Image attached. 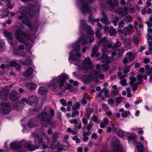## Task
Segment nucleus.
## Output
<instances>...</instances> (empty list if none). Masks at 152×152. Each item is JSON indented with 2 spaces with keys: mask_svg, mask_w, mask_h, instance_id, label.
<instances>
[{
  "mask_svg": "<svg viewBox=\"0 0 152 152\" xmlns=\"http://www.w3.org/2000/svg\"><path fill=\"white\" fill-rule=\"evenodd\" d=\"M85 20H80V29H85L84 25H85Z\"/></svg>",
  "mask_w": 152,
  "mask_h": 152,
  "instance_id": "3c124183",
  "label": "nucleus"
},
{
  "mask_svg": "<svg viewBox=\"0 0 152 152\" xmlns=\"http://www.w3.org/2000/svg\"><path fill=\"white\" fill-rule=\"evenodd\" d=\"M111 127H112V130L113 131H114V132L116 131L117 125L116 124H112Z\"/></svg>",
  "mask_w": 152,
  "mask_h": 152,
  "instance_id": "13d9d810",
  "label": "nucleus"
},
{
  "mask_svg": "<svg viewBox=\"0 0 152 152\" xmlns=\"http://www.w3.org/2000/svg\"><path fill=\"white\" fill-rule=\"evenodd\" d=\"M28 101L30 104H31L33 103H37L38 102V98L35 96H32L28 98Z\"/></svg>",
  "mask_w": 152,
  "mask_h": 152,
  "instance_id": "a211bd4d",
  "label": "nucleus"
},
{
  "mask_svg": "<svg viewBox=\"0 0 152 152\" xmlns=\"http://www.w3.org/2000/svg\"><path fill=\"white\" fill-rule=\"evenodd\" d=\"M148 33L147 34L148 40L149 41L152 37V28H149L148 29Z\"/></svg>",
  "mask_w": 152,
  "mask_h": 152,
  "instance_id": "7c9ffc66",
  "label": "nucleus"
},
{
  "mask_svg": "<svg viewBox=\"0 0 152 152\" xmlns=\"http://www.w3.org/2000/svg\"><path fill=\"white\" fill-rule=\"evenodd\" d=\"M121 45V43L118 41H117L116 43L113 46V48L114 49L120 47Z\"/></svg>",
  "mask_w": 152,
  "mask_h": 152,
  "instance_id": "79ce46f5",
  "label": "nucleus"
},
{
  "mask_svg": "<svg viewBox=\"0 0 152 152\" xmlns=\"http://www.w3.org/2000/svg\"><path fill=\"white\" fill-rule=\"evenodd\" d=\"M30 9L27 7H21L19 8V11L22 15L18 16V19L22 20L23 23L26 24L29 23L32 17L30 13Z\"/></svg>",
  "mask_w": 152,
  "mask_h": 152,
  "instance_id": "7ed1b4c3",
  "label": "nucleus"
},
{
  "mask_svg": "<svg viewBox=\"0 0 152 152\" xmlns=\"http://www.w3.org/2000/svg\"><path fill=\"white\" fill-rule=\"evenodd\" d=\"M96 36L99 39H101L102 37V35L101 31L98 29L96 32Z\"/></svg>",
  "mask_w": 152,
  "mask_h": 152,
  "instance_id": "49530a36",
  "label": "nucleus"
},
{
  "mask_svg": "<svg viewBox=\"0 0 152 152\" xmlns=\"http://www.w3.org/2000/svg\"><path fill=\"white\" fill-rule=\"evenodd\" d=\"M25 147L26 149L28 151H32L35 149V146L30 143L28 142L25 144Z\"/></svg>",
  "mask_w": 152,
  "mask_h": 152,
  "instance_id": "4be33fe9",
  "label": "nucleus"
},
{
  "mask_svg": "<svg viewBox=\"0 0 152 152\" xmlns=\"http://www.w3.org/2000/svg\"><path fill=\"white\" fill-rule=\"evenodd\" d=\"M60 102L61 104L63 106H66L67 104L66 103V101L64 99H61L60 100Z\"/></svg>",
  "mask_w": 152,
  "mask_h": 152,
  "instance_id": "603ef678",
  "label": "nucleus"
},
{
  "mask_svg": "<svg viewBox=\"0 0 152 152\" xmlns=\"http://www.w3.org/2000/svg\"><path fill=\"white\" fill-rule=\"evenodd\" d=\"M86 82H89L94 78L96 77L99 75V72L96 70L90 71L93 69V65L90 60L89 57L86 58Z\"/></svg>",
  "mask_w": 152,
  "mask_h": 152,
  "instance_id": "f03ea898",
  "label": "nucleus"
},
{
  "mask_svg": "<svg viewBox=\"0 0 152 152\" xmlns=\"http://www.w3.org/2000/svg\"><path fill=\"white\" fill-rule=\"evenodd\" d=\"M15 38L20 42L24 43L25 41L23 38L25 35L22 31L21 29L19 27L16 26L15 27Z\"/></svg>",
  "mask_w": 152,
  "mask_h": 152,
  "instance_id": "423d86ee",
  "label": "nucleus"
},
{
  "mask_svg": "<svg viewBox=\"0 0 152 152\" xmlns=\"http://www.w3.org/2000/svg\"><path fill=\"white\" fill-rule=\"evenodd\" d=\"M130 68V67L129 65H126L125 66L123 70L124 73L125 74L128 73L129 71Z\"/></svg>",
  "mask_w": 152,
  "mask_h": 152,
  "instance_id": "58836bf2",
  "label": "nucleus"
},
{
  "mask_svg": "<svg viewBox=\"0 0 152 152\" xmlns=\"http://www.w3.org/2000/svg\"><path fill=\"white\" fill-rule=\"evenodd\" d=\"M127 55L128 56L129 59L132 61L134 60L135 58V55L132 53L131 52H129L127 53Z\"/></svg>",
  "mask_w": 152,
  "mask_h": 152,
  "instance_id": "a878e982",
  "label": "nucleus"
},
{
  "mask_svg": "<svg viewBox=\"0 0 152 152\" xmlns=\"http://www.w3.org/2000/svg\"><path fill=\"white\" fill-rule=\"evenodd\" d=\"M5 49V44L4 40L0 39V51L1 52Z\"/></svg>",
  "mask_w": 152,
  "mask_h": 152,
  "instance_id": "473e14b6",
  "label": "nucleus"
},
{
  "mask_svg": "<svg viewBox=\"0 0 152 152\" xmlns=\"http://www.w3.org/2000/svg\"><path fill=\"white\" fill-rule=\"evenodd\" d=\"M115 60V58L113 57L111 58H110L105 53H103L102 58V62L104 63L101 65L102 70L105 71L109 70V64L114 61Z\"/></svg>",
  "mask_w": 152,
  "mask_h": 152,
  "instance_id": "39448f33",
  "label": "nucleus"
},
{
  "mask_svg": "<svg viewBox=\"0 0 152 152\" xmlns=\"http://www.w3.org/2000/svg\"><path fill=\"white\" fill-rule=\"evenodd\" d=\"M145 69L146 70V73L148 75H150L152 73V67L150 68L149 66L147 65L145 66Z\"/></svg>",
  "mask_w": 152,
  "mask_h": 152,
  "instance_id": "bb28decb",
  "label": "nucleus"
},
{
  "mask_svg": "<svg viewBox=\"0 0 152 152\" xmlns=\"http://www.w3.org/2000/svg\"><path fill=\"white\" fill-rule=\"evenodd\" d=\"M79 112L78 111H72L71 115L72 117H74L79 115Z\"/></svg>",
  "mask_w": 152,
  "mask_h": 152,
  "instance_id": "6e6d98bb",
  "label": "nucleus"
},
{
  "mask_svg": "<svg viewBox=\"0 0 152 152\" xmlns=\"http://www.w3.org/2000/svg\"><path fill=\"white\" fill-rule=\"evenodd\" d=\"M122 97H116L115 99L116 102L118 104L121 103L122 101Z\"/></svg>",
  "mask_w": 152,
  "mask_h": 152,
  "instance_id": "5fc2aeb1",
  "label": "nucleus"
},
{
  "mask_svg": "<svg viewBox=\"0 0 152 152\" xmlns=\"http://www.w3.org/2000/svg\"><path fill=\"white\" fill-rule=\"evenodd\" d=\"M38 93L41 94H46L48 93V91L46 88L41 86L38 90Z\"/></svg>",
  "mask_w": 152,
  "mask_h": 152,
  "instance_id": "5701e85b",
  "label": "nucleus"
},
{
  "mask_svg": "<svg viewBox=\"0 0 152 152\" xmlns=\"http://www.w3.org/2000/svg\"><path fill=\"white\" fill-rule=\"evenodd\" d=\"M137 148L139 152H142L143 151V145L141 143H137Z\"/></svg>",
  "mask_w": 152,
  "mask_h": 152,
  "instance_id": "f704fd0d",
  "label": "nucleus"
},
{
  "mask_svg": "<svg viewBox=\"0 0 152 152\" xmlns=\"http://www.w3.org/2000/svg\"><path fill=\"white\" fill-rule=\"evenodd\" d=\"M129 79L130 81L129 83L130 85V86H132V85L134 84L135 83H134L136 81L137 79L134 77L131 76L129 77Z\"/></svg>",
  "mask_w": 152,
  "mask_h": 152,
  "instance_id": "c9c22d12",
  "label": "nucleus"
},
{
  "mask_svg": "<svg viewBox=\"0 0 152 152\" xmlns=\"http://www.w3.org/2000/svg\"><path fill=\"white\" fill-rule=\"evenodd\" d=\"M20 94L15 91L12 92L10 95V99L13 101L18 100L20 98Z\"/></svg>",
  "mask_w": 152,
  "mask_h": 152,
  "instance_id": "9d476101",
  "label": "nucleus"
},
{
  "mask_svg": "<svg viewBox=\"0 0 152 152\" xmlns=\"http://www.w3.org/2000/svg\"><path fill=\"white\" fill-rule=\"evenodd\" d=\"M85 43L86 40L85 39H83L82 40L81 39H80L79 45H81L82 46H84L85 45Z\"/></svg>",
  "mask_w": 152,
  "mask_h": 152,
  "instance_id": "69168bd1",
  "label": "nucleus"
},
{
  "mask_svg": "<svg viewBox=\"0 0 152 152\" xmlns=\"http://www.w3.org/2000/svg\"><path fill=\"white\" fill-rule=\"evenodd\" d=\"M103 92L105 94V97H109V91L107 88H104V89Z\"/></svg>",
  "mask_w": 152,
  "mask_h": 152,
  "instance_id": "09e8293b",
  "label": "nucleus"
},
{
  "mask_svg": "<svg viewBox=\"0 0 152 152\" xmlns=\"http://www.w3.org/2000/svg\"><path fill=\"white\" fill-rule=\"evenodd\" d=\"M4 36L8 38L11 40H12L14 39L13 37L12 34L6 30H4L3 31Z\"/></svg>",
  "mask_w": 152,
  "mask_h": 152,
  "instance_id": "6ab92c4d",
  "label": "nucleus"
},
{
  "mask_svg": "<svg viewBox=\"0 0 152 152\" xmlns=\"http://www.w3.org/2000/svg\"><path fill=\"white\" fill-rule=\"evenodd\" d=\"M117 134L120 137H123L124 135V131L121 130H119L117 133Z\"/></svg>",
  "mask_w": 152,
  "mask_h": 152,
  "instance_id": "c03bdc74",
  "label": "nucleus"
},
{
  "mask_svg": "<svg viewBox=\"0 0 152 152\" xmlns=\"http://www.w3.org/2000/svg\"><path fill=\"white\" fill-rule=\"evenodd\" d=\"M109 123V120L107 118H105L103 120V121L101 122L100 124V127L104 128L107 127Z\"/></svg>",
  "mask_w": 152,
  "mask_h": 152,
  "instance_id": "aec40b11",
  "label": "nucleus"
},
{
  "mask_svg": "<svg viewBox=\"0 0 152 152\" xmlns=\"http://www.w3.org/2000/svg\"><path fill=\"white\" fill-rule=\"evenodd\" d=\"M58 135L56 133H54L52 135V138L54 141H56L57 140V139L58 137Z\"/></svg>",
  "mask_w": 152,
  "mask_h": 152,
  "instance_id": "338daca9",
  "label": "nucleus"
},
{
  "mask_svg": "<svg viewBox=\"0 0 152 152\" xmlns=\"http://www.w3.org/2000/svg\"><path fill=\"white\" fill-rule=\"evenodd\" d=\"M39 24V22L36 21L33 24L30 25L29 27L31 31H36L37 30L38 28Z\"/></svg>",
  "mask_w": 152,
  "mask_h": 152,
  "instance_id": "2eb2a0df",
  "label": "nucleus"
},
{
  "mask_svg": "<svg viewBox=\"0 0 152 152\" xmlns=\"http://www.w3.org/2000/svg\"><path fill=\"white\" fill-rule=\"evenodd\" d=\"M33 120L32 119H30L28 122V125L30 127H32L33 126Z\"/></svg>",
  "mask_w": 152,
  "mask_h": 152,
  "instance_id": "e2e57ef3",
  "label": "nucleus"
},
{
  "mask_svg": "<svg viewBox=\"0 0 152 152\" xmlns=\"http://www.w3.org/2000/svg\"><path fill=\"white\" fill-rule=\"evenodd\" d=\"M123 31L124 32V36H126L127 34H129L131 32V30L128 27H126L124 28L123 29Z\"/></svg>",
  "mask_w": 152,
  "mask_h": 152,
  "instance_id": "4c0bfd02",
  "label": "nucleus"
},
{
  "mask_svg": "<svg viewBox=\"0 0 152 152\" xmlns=\"http://www.w3.org/2000/svg\"><path fill=\"white\" fill-rule=\"evenodd\" d=\"M33 71V69H32L31 67H28L26 70L23 73V75L28 79H30L29 78L30 76L32 74Z\"/></svg>",
  "mask_w": 152,
  "mask_h": 152,
  "instance_id": "ddd939ff",
  "label": "nucleus"
},
{
  "mask_svg": "<svg viewBox=\"0 0 152 152\" xmlns=\"http://www.w3.org/2000/svg\"><path fill=\"white\" fill-rule=\"evenodd\" d=\"M140 82L137 83H135L134 85H132V86H133L132 87V89L134 91L137 89V88L138 87V86L140 84Z\"/></svg>",
  "mask_w": 152,
  "mask_h": 152,
  "instance_id": "8fccbe9b",
  "label": "nucleus"
},
{
  "mask_svg": "<svg viewBox=\"0 0 152 152\" xmlns=\"http://www.w3.org/2000/svg\"><path fill=\"white\" fill-rule=\"evenodd\" d=\"M129 140H131L133 141L136 140V137L134 136H131L128 137Z\"/></svg>",
  "mask_w": 152,
  "mask_h": 152,
  "instance_id": "052dcab7",
  "label": "nucleus"
},
{
  "mask_svg": "<svg viewBox=\"0 0 152 152\" xmlns=\"http://www.w3.org/2000/svg\"><path fill=\"white\" fill-rule=\"evenodd\" d=\"M86 31L87 33L90 35H93L94 32L92 30L91 26L86 25Z\"/></svg>",
  "mask_w": 152,
  "mask_h": 152,
  "instance_id": "c756f323",
  "label": "nucleus"
},
{
  "mask_svg": "<svg viewBox=\"0 0 152 152\" xmlns=\"http://www.w3.org/2000/svg\"><path fill=\"white\" fill-rule=\"evenodd\" d=\"M80 107V104L78 102H76L75 104H73L72 107V109L73 110H76L78 109Z\"/></svg>",
  "mask_w": 152,
  "mask_h": 152,
  "instance_id": "c85d7f7f",
  "label": "nucleus"
},
{
  "mask_svg": "<svg viewBox=\"0 0 152 152\" xmlns=\"http://www.w3.org/2000/svg\"><path fill=\"white\" fill-rule=\"evenodd\" d=\"M82 66H79V69L81 71H85L86 69V62L85 60L83 62Z\"/></svg>",
  "mask_w": 152,
  "mask_h": 152,
  "instance_id": "a19ab883",
  "label": "nucleus"
},
{
  "mask_svg": "<svg viewBox=\"0 0 152 152\" xmlns=\"http://www.w3.org/2000/svg\"><path fill=\"white\" fill-rule=\"evenodd\" d=\"M10 148L13 149H18L21 147V144L20 142H12L10 144Z\"/></svg>",
  "mask_w": 152,
  "mask_h": 152,
  "instance_id": "f3484780",
  "label": "nucleus"
},
{
  "mask_svg": "<svg viewBox=\"0 0 152 152\" xmlns=\"http://www.w3.org/2000/svg\"><path fill=\"white\" fill-rule=\"evenodd\" d=\"M106 1V4L108 5L107 8L108 10H111L114 9V6H117L118 5L117 0H104Z\"/></svg>",
  "mask_w": 152,
  "mask_h": 152,
  "instance_id": "6e6552de",
  "label": "nucleus"
},
{
  "mask_svg": "<svg viewBox=\"0 0 152 152\" xmlns=\"http://www.w3.org/2000/svg\"><path fill=\"white\" fill-rule=\"evenodd\" d=\"M97 47L96 46H95L94 47H93L92 49V52L93 53L92 54H91V57L93 56L94 55H96V56H97L99 54L96 55V53L97 50Z\"/></svg>",
  "mask_w": 152,
  "mask_h": 152,
  "instance_id": "72a5a7b5",
  "label": "nucleus"
},
{
  "mask_svg": "<svg viewBox=\"0 0 152 152\" xmlns=\"http://www.w3.org/2000/svg\"><path fill=\"white\" fill-rule=\"evenodd\" d=\"M114 149L110 152H123V148L121 146L118 144L114 146Z\"/></svg>",
  "mask_w": 152,
  "mask_h": 152,
  "instance_id": "dca6fc26",
  "label": "nucleus"
},
{
  "mask_svg": "<svg viewBox=\"0 0 152 152\" xmlns=\"http://www.w3.org/2000/svg\"><path fill=\"white\" fill-rule=\"evenodd\" d=\"M1 109L3 111L8 110L10 108V104L8 103H1Z\"/></svg>",
  "mask_w": 152,
  "mask_h": 152,
  "instance_id": "4468645a",
  "label": "nucleus"
},
{
  "mask_svg": "<svg viewBox=\"0 0 152 152\" xmlns=\"http://www.w3.org/2000/svg\"><path fill=\"white\" fill-rule=\"evenodd\" d=\"M9 13V10L7 8H4L1 12V18L7 17Z\"/></svg>",
  "mask_w": 152,
  "mask_h": 152,
  "instance_id": "393cba45",
  "label": "nucleus"
},
{
  "mask_svg": "<svg viewBox=\"0 0 152 152\" xmlns=\"http://www.w3.org/2000/svg\"><path fill=\"white\" fill-rule=\"evenodd\" d=\"M81 56V55L79 53H77L76 55L72 54L70 55L69 58V62L70 63L74 61H77L79 60V58Z\"/></svg>",
  "mask_w": 152,
  "mask_h": 152,
  "instance_id": "1a4fd4ad",
  "label": "nucleus"
},
{
  "mask_svg": "<svg viewBox=\"0 0 152 152\" xmlns=\"http://www.w3.org/2000/svg\"><path fill=\"white\" fill-rule=\"evenodd\" d=\"M69 82L73 84V85L75 86H77L78 84V83L77 81H74L72 79H70L69 80Z\"/></svg>",
  "mask_w": 152,
  "mask_h": 152,
  "instance_id": "bf43d9fd",
  "label": "nucleus"
},
{
  "mask_svg": "<svg viewBox=\"0 0 152 152\" xmlns=\"http://www.w3.org/2000/svg\"><path fill=\"white\" fill-rule=\"evenodd\" d=\"M128 8L126 7H123L121 12L120 13V15L122 17L125 16L128 14Z\"/></svg>",
  "mask_w": 152,
  "mask_h": 152,
  "instance_id": "b1692460",
  "label": "nucleus"
},
{
  "mask_svg": "<svg viewBox=\"0 0 152 152\" xmlns=\"http://www.w3.org/2000/svg\"><path fill=\"white\" fill-rule=\"evenodd\" d=\"M103 17L101 19V21L103 23H104L106 25L110 24V22L108 20L106 14L104 12L102 13Z\"/></svg>",
  "mask_w": 152,
  "mask_h": 152,
  "instance_id": "f8f14e48",
  "label": "nucleus"
},
{
  "mask_svg": "<svg viewBox=\"0 0 152 152\" xmlns=\"http://www.w3.org/2000/svg\"><path fill=\"white\" fill-rule=\"evenodd\" d=\"M124 42L125 46H127L130 44L131 41L130 39H125Z\"/></svg>",
  "mask_w": 152,
  "mask_h": 152,
  "instance_id": "a18cd8bd",
  "label": "nucleus"
},
{
  "mask_svg": "<svg viewBox=\"0 0 152 152\" xmlns=\"http://www.w3.org/2000/svg\"><path fill=\"white\" fill-rule=\"evenodd\" d=\"M109 33L110 36H114L115 35V31L113 28H110L109 31Z\"/></svg>",
  "mask_w": 152,
  "mask_h": 152,
  "instance_id": "37998d69",
  "label": "nucleus"
},
{
  "mask_svg": "<svg viewBox=\"0 0 152 152\" xmlns=\"http://www.w3.org/2000/svg\"><path fill=\"white\" fill-rule=\"evenodd\" d=\"M107 38L104 37L99 42V44L102 47L103 53H105L107 51V48H110L112 46V44L106 40Z\"/></svg>",
  "mask_w": 152,
  "mask_h": 152,
  "instance_id": "0eeeda50",
  "label": "nucleus"
},
{
  "mask_svg": "<svg viewBox=\"0 0 152 152\" xmlns=\"http://www.w3.org/2000/svg\"><path fill=\"white\" fill-rule=\"evenodd\" d=\"M148 45V49L149 50H152V42H149Z\"/></svg>",
  "mask_w": 152,
  "mask_h": 152,
  "instance_id": "774afa93",
  "label": "nucleus"
},
{
  "mask_svg": "<svg viewBox=\"0 0 152 152\" xmlns=\"http://www.w3.org/2000/svg\"><path fill=\"white\" fill-rule=\"evenodd\" d=\"M94 111V110L92 108H88L86 110V112L87 113V115L86 116L88 118L91 114V113L93 111Z\"/></svg>",
  "mask_w": 152,
  "mask_h": 152,
  "instance_id": "ea45409f",
  "label": "nucleus"
},
{
  "mask_svg": "<svg viewBox=\"0 0 152 152\" xmlns=\"http://www.w3.org/2000/svg\"><path fill=\"white\" fill-rule=\"evenodd\" d=\"M133 42L136 45H137L139 43V39L138 37H135L133 39Z\"/></svg>",
  "mask_w": 152,
  "mask_h": 152,
  "instance_id": "4d7b16f0",
  "label": "nucleus"
},
{
  "mask_svg": "<svg viewBox=\"0 0 152 152\" xmlns=\"http://www.w3.org/2000/svg\"><path fill=\"white\" fill-rule=\"evenodd\" d=\"M7 7L10 9H12V8L13 6L11 4L10 1L7 2Z\"/></svg>",
  "mask_w": 152,
  "mask_h": 152,
  "instance_id": "0e129e2a",
  "label": "nucleus"
},
{
  "mask_svg": "<svg viewBox=\"0 0 152 152\" xmlns=\"http://www.w3.org/2000/svg\"><path fill=\"white\" fill-rule=\"evenodd\" d=\"M79 0L80 1L79 3V5L81 12L85 15L86 10L85 0Z\"/></svg>",
  "mask_w": 152,
  "mask_h": 152,
  "instance_id": "9b49d317",
  "label": "nucleus"
},
{
  "mask_svg": "<svg viewBox=\"0 0 152 152\" xmlns=\"http://www.w3.org/2000/svg\"><path fill=\"white\" fill-rule=\"evenodd\" d=\"M102 107L103 110H109V109L107 104L104 103L102 104Z\"/></svg>",
  "mask_w": 152,
  "mask_h": 152,
  "instance_id": "680f3d73",
  "label": "nucleus"
},
{
  "mask_svg": "<svg viewBox=\"0 0 152 152\" xmlns=\"http://www.w3.org/2000/svg\"><path fill=\"white\" fill-rule=\"evenodd\" d=\"M7 63L8 64V65H7V64H6V66L7 67L15 66L17 65V64L14 61H12L10 62H7Z\"/></svg>",
  "mask_w": 152,
  "mask_h": 152,
  "instance_id": "e433bc0d",
  "label": "nucleus"
},
{
  "mask_svg": "<svg viewBox=\"0 0 152 152\" xmlns=\"http://www.w3.org/2000/svg\"><path fill=\"white\" fill-rule=\"evenodd\" d=\"M38 118L41 121L42 124L44 126L50 125L52 127H53L56 123L50 116L49 113L46 111L42 112L39 115Z\"/></svg>",
  "mask_w": 152,
  "mask_h": 152,
  "instance_id": "20e7f679",
  "label": "nucleus"
},
{
  "mask_svg": "<svg viewBox=\"0 0 152 152\" xmlns=\"http://www.w3.org/2000/svg\"><path fill=\"white\" fill-rule=\"evenodd\" d=\"M93 125V124L92 122H90L89 123L87 128L88 132H86V135H89L91 134L90 130L91 129Z\"/></svg>",
  "mask_w": 152,
  "mask_h": 152,
  "instance_id": "cd10ccee",
  "label": "nucleus"
},
{
  "mask_svg": "<svg viewBox=\"0 0 152 152\" xmlns=\"http://www.w3.org/2000/svg\"><path fill=\"white\" fill-rule=\"evenodd\" d=\"M69 78L68 76L66 74L62 73L61 75L58 76L56 78L53 80L50 84L54 89L56 88L59 84V88L62 90L65 89H70L72 88V86L67 84L64 86V83L66 80Z\"/></svg>",
  "mask_w": 152,
  "mask_h": 152,
  "instance_id": "f257e3e1",
  "label": "nucleus"
},
{
  "mask_svg": "<svg viewBox=\"0 0 152 152\" xmlns=\"http://www.w3.org/2000/svg\"><path fill=\"white\" fill-rule=\"evenodd\" d=\"M42 141V139L39 136H37L34 141V143L36 145H39V144L41 143Z\"/></svg>",
  "mask_w": 152,
  "mask_h": 152,
  "instance_id": "2f4dec72",
  "label": "nucleus"
},
{
  "mask_svg": "<svg viewBox=\"0 0 152 152\" xmlns=\"http://www.w3.org/2000/svg\"><path fill=\"white\" fill-rule=\"evenodd\" d=\"M124 20L127 23L130 22L132 21V17L130 15H128L125 18Z\"/></svg>",
  "mask_w": 152,
  "mask_h": 152,
  "instance_id": "de8ad7c7",
  "label": "nucleus"
},
{
  "mask_svg": "<svg viewBox=\"0 0 152 152\" xmlns=\"http://www.w3.org/2000/svg\"><path fill=\"white\" fill-rule=\"evenodd\" d=\"M70 122L71 124H75L76 125L78 124V121L77 119H71L70 120Z\"/></svg>",
  "mask_w": 152,
  "mask_h": 152,
  "instance_id": "864d4df0",
  "label": "nucleus"
},
{
  "mask_svg": "<svg viewBox=\"0 0 152 152\" xmlns=\"http://www.w3.org/2000/svg\"><path fill=\"white\" fill-rule=\"evenodd\" d=\"M25 86L28 89L30 90L34 89L37 86V85L34 83H27Z\"/></svg>",
  "mask_w": 152,
  "mask_h": 152,
  "instance_id": "412c9836",
  "label": "nucleus"
}]
</instances>
